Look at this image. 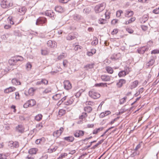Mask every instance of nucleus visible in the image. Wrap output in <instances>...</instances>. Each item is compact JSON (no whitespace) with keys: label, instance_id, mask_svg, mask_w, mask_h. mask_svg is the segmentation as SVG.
<instances>
[{"label":"nucleus","instance_id":"obj_1","mask_svg":"<svg viewBox=\"0 0 159 159\" xmlns=\"http://www.w3.org/2000/svg\"><path fill=\"white\" fill-rule=\"evenodd\" d=\"M105 7L106 4L104 2L99 4L95 7V11L96 13H100V16H102L103 15L101 13L105 9Z\"/></svg>","mask_w":159,"mask_h":159},{"label":"nucleus","instance_id":"obj_2","mask_svg":"<svg viewBox=\"0 0 159 159\" xmlns=\"http://www.w3.org/2000/svg\"><path fill=\"white\" fill-rule=\"evenodd\" d=\"M23 58L21 56H18L16 58L12 57L8 61V63L10 65H14L18 61H22Z\"/></svg>","mask_w":159,"mask_h":159},{"label":"nucleus","instance_id":"obj_3","mask_svg":"<svg viewBox=\"0 0 159 159\" xmlns=\"http://www.w3.org/2000/svg\"><path fill=\"white\" fill-rule=\"evenodd\" d=\"M1 5L3 8H9L12 6L13 3L11 0H7L2 2Z\"/></svg>","mask_w":159,"mask_h":159},{"label":"nucleus","instance_id":"obj_4","mask_svg":"<svg viewBox=\"0 0 159 159\" xmlns=\"http://www.w3.org/2000/svg\"><path fill=\"white\" fill-rule=\"evenodd\" d=\"M89 94L90 97L94 99L98 98L100 96V94L94 90L89 91Z\"/></svg>","mask_w":159,"mask_h":159},{"label":"nucleus","instance_id":"obj_5","mask_svg":"<svg viewBox=\"0 0 159 159\" xmlns=\"http://www.w3.org/2000/svg\"><path fill=\"white\" fill-rule=\"evenodd\" d=\"M64 130L63 127H61L59 130L54 131L53 134V136L56 138L58 137L61 134Z\"/></svg>","mask_w":159,"mask_h":159},{"label":"nucleus","instance_id":"obj_6","mask_svg":"<svg viewBox=\"0 0 159 159\" xmlns=\"http://www.w3.org/2000/svg\"><path fill=\"white\" fill-rule=\"evenodd\" d=\"M47 21V20L45 18L40 17L37 19L36 22L37 25H40L45 23Z\"/></svg>","mask_w":159,"mask_h":159},{"label":"nucleus","instance_id":"obj_7","mask_svg":"<svg viewBox=\"0 0 159 159\" xmlns=\"http://www.w3.org/2000/svg\"><path fill=\"white\" fill-rule=\"evenodd\" d=\"M9 146L11 148H17L19 147V144L18 142H17L11 141L9 142Z\"/></svg>","mask_w":159,"mask_h":159},{"label":"nucleus","instance_id":"obj_8","mask_svg":"<svg viewBox=\"0 0 159 159\" xmlns=\"http://www.w3.org/2000/svg\"><path fill=\"white\" fill-rule=\"evenodd\" d=\"M17 10L18 14L20 15H23L26 12V9L25 7H20Z\"/></svg>","mask_w":159,"mask_h":159},{"label":"nucleus","instance_id":"obj_9","mask_svg":"<svg viewBox=\"0 0 159 159\" xmlns=\"http://www.w3.org/2000/svg\"><path fill=\"white\" fill-rule=\"evenodd\" d=\"M84 133V132L82 130H77L74 133V136L76 137H80L83 136Z\"/></svg>","mask_w":159,"mask_h":159},{"label":"nucleus","instance_id":"obj_10","mask_svg":"<svg viewBox=\"0 0 159 159\" xmlns=\"http://www.w3.org/2000/svg\"><path fill=\"white\" fill-rule=\"evenodd\" d=\"M64 87L66 90H69L71 88V84L69 80H65L64 82Z\"/></svg>","mask_w":159,"mask_h":159},{"label":"nucleus","instance_id":"obj_11","mask_svg":"<svg viewBox=\"0 0 159 159\" xmlns=\"http://www.w3.org/2000/svg\"><path fill=\"white\" fill-rule=\"evenodd\" d=\"M47 44L48 46L52 48H56L57 46V43L55 41H53L50 40L48 41Z\"/></svg>","mask_w":159,"mask_h":159},{"label":"nucleus","instance_id":"obj_12","mask_svg":"<svg viewBox=\"0 0 159 159\" xmlns=\"http://www.w3.org/2000/svg\"><path fill=\"white\" fill-rule=\"evenodd\" d=\"M120 53H114L111 56L110 58L112 60L115 61L119 59L120 57Z\"/></svg>","mask_w":159,"mask_h":159},{"label":"nucleus","instance_id":"obj_13","mask_svg":"<svg viewBox=\"0 0 159 159\" xmlns=\"http://www.w3.org/2000/svg\"><path fill=\"white\" fill-rule=\"evenodd\" d=\"M139 81L138 80H135L131 83L130 85L129 86V87L131 89L135 88L139 84Z\"/></svg>","mask_w":159,"mask_h":159},{"label":"nucleus","instance_id":"obj_14","mask_svg":"<svg viewBox=\"0 0 159 159\" xmlns=\"http://www.w3.org/2000/svg\"><path fill=\"white\" fill-rule=\"evenodd\" d=\"M15 90L16 88L15 87H10L5 89L4 92L5 93H8L13 92L15 91Z\"/></svg>","mask_w":159,"mask_h":159},{"label":"nucleus","instance_id":"obj_15","mask_svg":"<svg viewBox=\"0 0 159 159\" xmlns=\"http://www.w3.org/2000/svg\"><path fill=\"white\" fill-rule=\"evenodd\" d=\"M38 151V149L36 148H32L30 149L28 151L29 154L32 155L35 154Z\"/></svg>","mask_w":159,"mask_h":159},{"label":"nucleus","instance_id":"obj_16","mask_svg":"<svg viewBox=\"0 0 159 159\" xmlns=\"http://www.w3.org/2000/svg\"><path fill=\"white\" fill-rule=\"evenodd\" d=\"M17 130L20 133H23L24 131V128L22 125H19L16 127Z\"/></svg>","mask_w":159,"mask_h":159},{"label":"nucleus","instance_id":"obj_17","mask_svg":"<svg viewBox=\"0 0 159 159\" xmlns=\"http://www.w3.org/2000/svg\"><path fill=\"white\" fill-rule=\"evenodd\" d=\"M126 83V80L124 79H120L119 82L117 84V86L119 88L121 87L123 84Z\"/></svg>","mask_w":159,"mask_h":159},{"label":"nucleus","instance_id":"obj_18","mask_svg":"<svg viewBox=\"0 0 159 159\" xmlns=\"http://www.w3.org/2000/svg\"><path fill=\"white\" fill-rule=\"evenodd\" d=\"M148 19V14L144 15L142 18L140 19V21L141 23H145Z\"/></svg>","mask_w":159,"mask_h":159},{"label":"nucleus","instance_id":"obj_19","mask_svg":"<svg viewBox=\"0 0 159 159\" xmlns=\"http://www.w3.org/2000/svg\"><path fill=\"white\" fill-rule=\"evenodd\" d=\"M73 18L75 20L78 21L83 19V17L80 15L75 14L73 15Z\"/></svg>","mask_w":159,"mask_h":159},{"label":"nucleus","instance_id":"obj_20","mask_svg":"<svg viewBox=\"0 0 159 159\" xmlns=\"http://www.w3.org/2000/svg\"><path fill=\"white\" fill-rule=\"evenodd\" d=\"M101 79L102 81H107L110 80V77L109 76L106 75H104L101 76Z\"/></svg>","mask_w":159,"mask_h":159},{"label":"nucleus","instance_id":"obj_21","mask_svg":"<svg viewBox=\"0 0 159 159\" xmlns=\"http://www.w3.org/2000/svg\"><path fill=\"white\" fill-rule=\"evenodd\" d=\"M63 139L68 142H72L74 140V138L73 136H69L64 138Z\"/></svg>","mask_w":159,"mask_h":159},{"label":"nucleus","instance_id":"obj_22","mask_svg":"<svg viewBox=\"0 0 159 159\" xmlns=\"http://www.w3.org/2000/svg\"><path fill=\"white\" fill-rule=\"evenodd\" d=\"M155 62V60L153 58L151 59L149 61L147 62L146 64V66L148 67L149 66H152Z\"/></svg>","mask_w":159,"mask_h":159},{"label":"nucleus","instance_id":"obj_23","mask_svg":"<svg viewBox=\"0 0 159 159\" xmlns=\"http://www.w3.org/2000/svg\"><path fill=\"white\" fill-rule=\"evenodd\" d=\"M45 15L50 17H54V13L51 11H47L45 13Z\"/></svg>","mask_w":159,"mask_h":159},{"label":"nucleus","instance_id":"obj_24","mask_svg":"<svg viewBox=\"0 0 159 159\" xmlns=\"http://www.w3.org/2000/svg\"><path fill=\"white\" fill-rule=\"evenodd\" d=\"M105 70L108 73L110 74H112L114 71L112 68L110 66H106L105 67Z\"/></svg>","mask_w":159,"mask_h":159},{"label":"nucleus","instance_id":"obj_25","mask_svg":"<svg viewBox=\"0 0 159 159\" xmlns=\"http://www.w3.org/2000/svg\"><path fill=\"white\" fill-rule=\"evenodd\" d=\"M133 11L127 10L126 11L125 13V16L126 17H129L132 16L133 15Z\"/></svg>","mask_w":159,"mask_h":159},{"label":"nucleus","instance_id":"obj_26","mask_svg":"<svg viewBox=\"0 0 159 159\" xmlns=\"http://www.w3.org/2000/svg\"><path fill=\"white\" fill-rule=\"evenodd\" d=\"M66 56L67 55L66 53H62L61 54L58 56L57 59L58 60H61L65 58Z\"/></svg>","mask_w":159,"mask_h":159},{"label":"nucleus","instance_id":"obj_27","mask_svg":"<svg viewBox=\"0 0 159 159\" xmlns=\"http://www.w3.org/2000/svg\"><path fill=\"white\" fill-rule=\"evenodd\" d=\"M55 10L56 11L59 12H62L63 11V8L60 6H57L56 7Z\"/></svg>","mask_w":159,"mask_h":159},{"label":"nucleus","instance_id":"obj_28","mask_svg":"<svg viewBox=\"0 0 159 159\" xmlns=\"http://www.w3.org/2000/svg\"><path fill=\"white\" fill-rule=\"evenodd\" d=\"M11 82L13 84L15 85H19L20 84V82L18 81V80L16 79H12Z\"/></svg>","mask_w":159,"mask_h":159},{"label":"nucleus","instance_id":"obj_29","mask_svg":"<svg viewBox=\"0 0 159 159\" xmlns=\"http://www.w3.org/2000/svg\"><path fill=\"white\" fill-rule=\"evenodd\" d=\"M92 108L89 106L85 107L84 108V110L87 113H90L92 111Z\"/></svg>","mask_w":159,"mask_h":159},{"label":"nucleus","instance_id":"obj_30","mask_svg":"<svg viewBox=\"0 0 159 159\" xmlns=\"http://www.w3.org/2000/svg\"><path fill=\"white\" fill-rule=\"evenodd\" d=\"M75 38L74 35H72L70 34H69L66 37V39L68 40H71L74 39Z\"/></svg>","mask_w":159,"mask_h":159},{"label":"nucleus","instance_id":"obj_31","mask_svg":"<svg viewBox=\"0 0 159 159\" xmlns=\"http://www.w3.org/2000/svg\"><path fill=\"white\" fill-rule=\"evenodd\" d=\"M103 127H102L94 129L93 132V134H97L100 131H102L103 130Z\"/></svg>","mask_w":159,"mask_h":159},{"label":"nucleus","instance_id":"obj_32","mask_svg":"<svg viewBox=\"0 0 159 159\" xmlns=\"http://www.w3.org/2000/svg\"><path fill=\"white\" fill-rule=\"evenodd\" d=\"M73 99L71 98L65 102V104L66 105H70L73 103Z\"/></svg>","mask_w":159,"mask_h":159},{"label":"nucleus","instance_id":"obj_33","mask_svg":"<svg viewBox=\"0 0 159 159\" xmlns=\"http://www.w3.org/2000/svg\"><path fill=\"white\" fill-rule=\"evenodd\" d=\"M35 91V90L33 88H31L28 90V93L30 95L32 96L34 94Z\"/></svg>","mask_w":159,"mask_h":159},{"label":"nucleus","instance_id":"obj_34","mask_svg":"<svg viewBox=\"0 0 159 159\" xmlns=\"http://www.w3.org/2000/svg\"><path fill=\"white\" fill-rule=\"evenodd\" d=\"M127 74L125 73L124 70H122L120 71L118 74V76L119 77H122L125 76Z\"/></svg>","mask_w":159,"mask_h":159},{"label":"nucleus","instance_id":"obj_35","mask_svg":"<svg viewBox=\"0 0 159 159\" xmlns=\"http://www.w3.org/2000/svg\"><path fill=\"white\" fill-rule=\"evenodd\" d=\"M148 50V48H147L144 47L142 48L140 50H138V52L139 53H143L146 51L147 50Z\"/></svg>","mask_w":159,"mask_h":159},{"label":"nucleus","instance_id":"obj_36","mask_svg":"<svg viewBox=\"0 0 159 159\" xmlns=\"http://www.w3.org/2000/svg\"><path fill=\"white\" fill-rule=\"evenodd\" d=\"M42 116H43L41 114H39L35 116V119L37 121H40L42 119Z\"/></svg>","mask_w":159,"mask_h":159},{"label":"nucleus","instance_id":"obj_37","mask_svg":"<svg viewBox=\"0 0 159 159\" xmlns=\"http://www.w3.org/2000/svg\"><path fill=\"white\" fill-rule=\"evenodd\" d=\"M30 106H33L35 104V102L34 100H31L28 101Z\"/></svg>","mask_w":159,"mask_h":159},{"label":"nucleus","instance_id":"obj_38","mask_svg":"<svg viewBox=\"0 0 159 159\" xmlns=\"http://www.w3.org/2000/svg\"><path fill=\"white\" fill-rule=\"evenodd\" d=\"M61 97V94H57L54 95L53 97V98L55 100H58Z\"/></svg>","mask_w":159,"mask_h":159},{"label":"nucleus","instance_id":"obj_39","mask_svg":"<svg viewBox=\"0 0 159 159\" xmlns=\"http://www.w3.org/2000/svg\"><path fill=\"white\" fill-rule=\"evenodd\" d=\"M135 20V18L134 17H132L128 20L127 21L125 22V24L126 25H128L129 23H132Z\"/></svg>","mask_w":159,"mask_h":159},{"label":"nucleus","instance_id":"obj_40","mask_svg":"<svg viewBox=\"0 0 159 159\" xmlns=\"http://www.w3.org/2000/svg\"><path fill=\"white\" fill-rule=\"evenodd\" d=\"M93 64H88L85 66L84 67L87 70H88L89 69L92 68H93Z\"/></svg>","mask_w":159,"mask_h":159},{"label":"nucleus","instance_id":"obj_41","mask_svg":"<svg viewBox=\"0 0 159 159\" xmlns=\"http://www.w3.org/2000/svg\"><path fill=\"white\" fill-rule=\"evenodd\" d=\"M93 40H94L92 42L91 44L92 45H95L98 43V40L97 38L96 37L93 38Z\"/></svg>","mask_w":159,"mask_h":159},{"label":"nucleus","instance_id":"obj_42","mask_svg":"<svg viewBox=\"0 0 159 159\" xmlns=\"http://www.w3.org/2000/svg\"><path fill=\"white\" fill-rule=\"evenodd\" d=\"M95 86L97 87H102V86H106L107 87V83H100L99 84H95Z\"/></svg>","mask_w":159,"mask_h":159},{"label":"nucleus","instance_id":"obj_43","mask_svg":"<svg viewBox=\"0 0 159 159\" xmlns=\"http://www.w3.org/2000/svg\"><path fill=\"white\" fill-rule=\"evenodd\" d=\"M107 21L106 19L103 18H100L99 20V23L100 24H104L106 23Z\"/></svg>","mask_w":159,"mask_h":159},{"label":"nucleus","instance_id":"obj_44","mask_svg":"<svg viewBox=\"0 0 159 159\" xmlns=\"http://www.w3.org/2000/svg\"><path fill=\"white\" fill-rule=\"evenodd\" d=\"M127 97H124L120 100V104H123L126 101Z\"/></svg>","mask_w":159,"mask_h":159},{"label":"nucleus","instance_id":"obj_45","mask_svg":"<svg viewBox=\"0 0 159 159\" xmlns=\"http://www.w3.org/2000/svg\"><path fill=\"white\" fill-rule=\"evenodd\" d=\"M43 127V126L42 123H40L37 124L36 125V128L39 130L41 129Z\"/></svg>","mask_w":159,"mask_h":159},{"label":"nucleus","instance_id":"obj_46","mask_svg":"<svg viewBox=\"0 0 159 159\" xmlns=\"http://www.w3.org/2000/svg\"><path fill=\"white\" fill-rule=\"evenodd\" d=\"M83 48L82 46H81L79 45H76L74 47V49L75 51H78L79 49L81 50Z\"/></svg>","mask_w":159,"mask_h":159},{"label":"nucleus","instance_id":"obj_47","mask_svg":"<svg viewBox=\"0 0 159 159\" xmlns=\"http://www.w3.org/2000/svg\"><path fill=\"white\" fill-rule=\"evenodd\" d=\"M66 113V111L64 109H61L59 111V114L61 116H62Z\"/></svg>","mask_w":159,"mask_h":159},{"label":"nucleus","instance_id":"obj_48","mask_svg":"<svg viewBox=\"0 0 159 159\" xmlns=\"http://www.w3.org/2000/svg\"><path fill=\"white\" fill-rule=\"evenodd\" d=\"M85 104L86 105H90L91 106H93L94 105V102L90 101H86L85 102Z\"/></svg>","mask_w":159,"mask_h":159},{"label":"nucleus","instance_id":"obj_49","mask_svg":"<svg viewBox=\"0 0 159 159\" xmlns=\"http://www.w3.org/2000/svg\"><path fill=\"white\" fill-rule=\"evenodd\" d=\"M32 67V65L29 62H28L26 65V68L28 70H29Z\"/></svg>","mask_w":159,"mask_h":159},{"label":"nucleus","instance_id":"obj_50","mask_svg":"<svg viewBox=\"0 0 159 159\" xmlns=\"http://www.w3.org/2000/svg\"><path fill=\"white\" fill-rule=\"evenodd\" d=\"M124 71L127 74H128L130 71V68L128 67H126L125 68Z\"/></svg>","mask_w":159,"mask_h":159},{"label":"nucleus","instance_id":"obj_51","mask_svg":"<svg viewBox=\"0 0 159 159\" xmlns=\"http://www.w3.org/2000/svg\"><path fill=\"white\" fill-rule=\"evenodd\" d=\"M110 13L107 12H105L103 13V15L105 16L106 19H109L110 18Z\"/></svg>","mask_w":159,"mask_h":159},{"label":"nucleus","instance_id":"obj_52","mask_svg":"<svg viewBox=\"0 0 159 159\" xmlns=\"http://www.w3.org/2000/svg\"><path fill=\"white\" fill-rule=\"evenodd\" d=\"M51 89L50 88H48L46 89L43 92V93H47L51 92Z\"/></svg>","mask_w":159,"mask_h":159},{"label":"nucleus","instance_id":"obj_53","mask_svg":"<svg viewBox=\"0 0 159 159\" xmlns=\"http://www.w3.org/2000/svg\"><path fill=\"white\" fill-rule=\"evenodd\" d=\"M87 116V115L86 113H82V115L79 116V119L83 120Z\"/></svg>","mask_w":159,"mask_h":159},{"label":"nucleus","instance_id":"obj_54","mask_svg":"<svg viewBox=\"0 0 159 159\" xmlns=\"http://www.w3.org/2000/svg\"><path fill=\"white\" fill-rule=\"evenodd\" d=\"M48 52L46 49L41 50V54L43 55H45L48 54Z\"/></svg>","mask_w":159,"mask_h":159},{"label":"nucleus","instance_id":"obj_55","mask_svg":"<svg viewBox=\"0 0 159 159\" xmlns=\"http://www.w3.org/2000/svg\"><path fill=\"white\" fill-rule=\"evenodd\" d=\"M123 13V11L121 10H119L117 11L116 13V16L117 17H120L121 14V13Z\"/></svg>","mask_w":159,"mask_h":159},{"label":"nucleus","instance_id":"obj_56","mask_svg":"<svg viewBox=\"0 0 159 159\" xmlns=\"http://www.w3.org/2000/svg\"><path fill=\"white\" fill-rule=\"evenodd\" d=\"M67 63H68V61L66 60H63V66L65 67H67Z\"/></svg>","mask_w":159,"mask_h":159},{"label":"nucleus","instance_id":"obj_57","mask_svg":"<svg viewBox=\"0 0 159 159\" xmlns=\"http://www.w3.org/2000/svg\"><path fill=\"white\" fill-rule=\"evenodd\" d=\"M26 159H34V156L32 155H29L26 157Z\"/></svg>","mask_w":159,"mask_h":159},{"label":"nucleus","instance_id":"obj_58","mask_svg":"<svg viewBox=\"0 0 159 159\" xmlns=\"http://www.w3.org/2000/svg\"><path fill=\"white\" fill-rule=\"evenodd\" d=\"M159 53V50L155 49L152 50L151 52L152 54H156Z\"/></svg>","mask_w":159,"mask_h":159},{"label":"nucleus","instance_id":"obj_59","mask_svg":"<svg viewBox=\"0 0 159 159\" xmlns=\"http://www.w3.org/2000/svg\"><path fill=\"white\" fill-rule=\"evenodd\" d=\"M83 91L82 90L79 91L78 92L76 93L75 96L76 97H79L81 95V93Z\"/></svg>","mask_w":159,"mask_h":159},{"label":"nucleus","instance_id":"obj_60","mask_svg":"<svg viewBox=\"0 0 159 159\" xmlns=\"http://www.w3.org/2000/svg\"><path fill=\"white\" fill-rule=\"evenodd\" d=\"M7 156L3 154H0V159H6Z\"/></svg>","mask_w":159,"mask_h":159},{"label":"nucleus","instance_id":"obj_61","mask_svg":"<svg viewBox=\"0 0 159 159\" xmlns=\"http://www.w3.org/2000/svg\"><path fill=\"white\" fill-rule=\"evenodd\" d=\"M152 12L154 13L157 14L159 13V7L153 10Z\"/></svg>","mask_w":159,"mask_h":159},{"label":"nucleus","instance_id":"obj_62","mask_svg":"<svg viewBox=\"0 0 159 159\" xmlns=\"http://www.w3.org/2000/svg\"><path fill=\"white\" fill-rule=\"evenodd\" d=\"M42 83H43L44 84H48V81L45 79H42L41 80Z\"/></svg>","mask_w":159,"mask_h":159},{"label":"nucleus","instance_id":"obj_63","mask_svg":"<svg viewBox=\"0 0 159 159\" xmlns=\"http://www.w3.org/2000/svg\"><path fill=\"white\" fill-rule=\"evenodd\" d=\"M48 157V155L46 154H44L40 158V159H47Z\"/></svg>","mask_w":159,"mask_h":159},{"label":"nucleus","instance_id":"obj_64","mask_svg":"<svg viewBox=\"0 0 159 159\" xmlns=\"http://www.w3.org/2000/svg\"><path fill=\"white\" fill-rule=\"evenodd\" d=\"M118 32V30L117 29H114L111 32V34L113 35L116 34Z\"/></svg>","mask_w":159,"mask_h":159}]
</instances>
